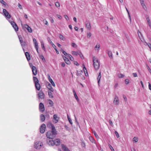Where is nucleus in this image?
I'll use <instances>...</instances> for the list:
<instances>
[{"label": "nucleus", "mask_w": 151, "mask_h": 151, "mask_svg": "<svg viewBox=\"0 0 151 151\" xmlns=\"http://www.w3.org/2000/svg\"><path fill=\"white\" fill-rule=\"evenodd\" d=\"M146 18L147 19V21L148 24L149 26V27L151 28V23L150 21V20L149 19V17L148 16H146Z\"/></svg>", "instance_id": "15"}, {"label": "nucleus", "mask_w": 151, "mask_h": 151, "mask_svg": "<svg viewBox=\"0 0 151 151\" xmlns=\"http://www.w3.org/2000/svg\"><path fill=\"white\" fill-rule=\"evenodd\" d=\"M0 2L5 6L7 5L6 3L3 0H0Z\"/></svg>", "instance_id": "35"}, {"label": "nucleus", "mask_w": 151, "mask_h": 151, "mask_svg": "<svg viewBox=\"0 0 151 151\" xmlns=\"http://www.w3.org/2000/svg\"><path fill=\"white\" fill-rule=\"evenodd\" d=\"M79 52H76L75 51H73L72 52V54L73 55L77 56L78 55Z\"/></svg>", "instance_id": "29"}, {"label": "nucleus", "mask_w": 151, "mask_h": 151, "mask_svg": "<svg viewBox=\"0 0 151 151\" xmlns=\"http://www.w3.org/2000/svg\"><path fill=\"white\" fill-rule=\"evenodd\" d=\"M59 37L60 39H61L63 41H64L65 40V38L61 34H59Z\"/></svg>", "instance_id": "26"}, {"label": "nucleus", "mask_w": 151, "mask_h": 151, "mask_svg": "<svg viewBox=\"0 0 151 151\" xmlns=\"http://www.w3.org/2000/svg\"><path fill=\"white\" fill-rule=\"evenodd\" d=\"M82 73H83V71L82 70H81L80 71H78L77 75L80 76L81 75Z\"/></svg>", "instance_id": "41"}, {"label": "nucleus", "mask_w": 151, "mask_h": 151, "mask_svg": "<svg viewBox=\"0 0 151 151\" xmlns=\"http://www.w3.org/2000/svg\"><path fill=\"white\" fill-rule=\"evenodd\" d=\"M93 65L95 70H96L99 69L100 66V63L98 59L95 57H93Z\"/></svg>", "instance_id": "3"}, {"label": "nucleus", "mask_w": 151, "mask_h": 151, "mask_svg": "<svg viewBox=\"0 0 151 151\" xmlns=\"http://www.w3.org/2000/svg\"><path fill=\"white\" fill-rule=\"evenodd\" d=\"M119 98L116 96H115V98H114L113 103L114 104L117 105L119 104Z\"/></svg>", "instance_id": "11"}, {"label": "nucleus", "mask_w": 151, "mask_h": 151, "mask_svg": "<svg viewBox=\"0 0 151 151\" xmlns=\"http://www.w3.org/2000/svg\"><path fill=\"white\" fill-rule=\"evenodd\" d=\"M123 98H124V99L125 100V101H127V98L126 96L125 95H123Z\"/></svg>", "instance_id": "63"}, {"label": "nucleus", "mask_w": 151, "mask_h": 151, "mask_svg": "<svg viewBox=\"0 0 151 151\" xmlns=\"http://www.w3.org/2000/svg\"><path fill=\"white\" fill-rule=\"evenodd\" d=\"M50 42L51 44L52 45V47H54V48L55 49L56 47L55 45L52 43L51 41H50Z\"/></svg>", "instance_id": "46"}, {"label": "nucleus", "mask_w": 151, "mask_h": 151, "mask_svg": "<svg viewBox=\"0 0 151 151\" xmlns=\"http://www.w3.org/2000/svg\"><path fill=\"white\" fill-rule=\"evenodd\" d=\"M91 35V34L90 32H88L87 34V37L89 38Z\"/></svg>", "instance_id": "40"}, {"label": "nucleus", "mask_w": 151, "mask_h": 151, "mask_svg": "<svg viewBox=\"0 0 151 151\" xmlns=\"http://www.w3.org/2000/svg\"><path fill=\"white\" fill-rule=\"evenodd\" d=\"M39 110L41 112H43L45 111V109L44 105L42 103H40L39 104Z\"/></svg>", "instance_id": "8"}, {"label": "nucleus", "mask_w": 151, "mask_h": 151, "mask_svg": "<svg viewBox=\"0 0 151 151\" xmlns=\"http://www.w3.org/2000/svg\"><path fill=\"white\" fill-rule=\"evenodd\" d=\"M132 75L134 76V77H136L137 76V74L136 73H133Z\"/></svg>", "instance_id": "55"}, {"label": "nucleus", "mask_w": 151, "mask_h": 151, "mask_svg": "<svg viewBox=\"0 0 151 151\" xmlns=\"http://www.w3.org/2000/svg\"><path fill=\"white\" fill-rule=\"evenodd\" d=\"M100 47V44L99 43H98L96 44V46L95 47V48H97L98 49H97V50L99 51Z\"/></svg>", "instance_id": "31"}, {"label": "nucleus", "mask_w": 151, "mask_h": 151, "mask_svg": "<svg viewBox=\"0 0 151 151\" xmlns=\"http://www.w3.org/2000/svg\"><path fill=\"white\" fill-rule=\"evenodd\" d=\"M47 87L49 89L51 87H52V86L49 83L48 84L47 86Z\"/></svg>", "instance_id": "52"}, {"label": "nucleus", "mask_w": 151, "mask_h": 151, "mask_svg": "<svg viewBox=\"0 0 151 151\" xmlns=\"http://www.w3.org/2000/svg\"><path fill=\"white\" fill-rule=\"evenodd\" d=\"M109 146L111 151H115L114 150L113 148L110 145H109Z\"/></svg>", "instance_id": "43"}, {"label": "nucleus", "mask_w": 151, "mask_h": 151, "mask_svg": "<svg viewBox=\"0 0 151 151\" xmlns=\"http://www.w3.org/2000/svg\"><path fill=\"white\" fill-rule=\"evenodd\" d=\"M21 44L23 50L24 51V52H25V50L24 49V47L26 45V42L23 41L22 42H21Z\"/></svg>", "instance_id": "20"}, {"label": "nucleus", "mask_w": 151, "mask_h": 151, "mask_svg": "<svg viewBox=\"0 0 151 151\" xmlns=\"http://www.w3.org/2000/svg\"><path fill=\"white\" fill-rule=\"evenodd\" d=\"M71 46L72 47H74L75 48H76L77 47V45L74 43H72L71 44Z\"/></svg>", "instance_id": "39"}, {"label": "nucleus", "mask_w": 151, "mask_h": 151, "mask_svg": "<svg viewBox=\"0 0 151 151\" xmlns=\"http://www.w3.org/2000/svg\"><path fill=\"white\" fill-rule=\"evenodd\" d=\"M33 42L34 43V44L35 43L37 42V40L35 38L33 39Z\"/></svg>", "instance_id": "58"}, {"label": "nucleus", "mask_w": 151, "mask_h": 151, "mask_svg": "<svg viewBox=\"0 0 151 151\" xmlns=\"http://www.w3.org/2000/svg\"><path fill=\"white\" fill-rule=\"evenodd\" d=\"M46 128L45 125L44 124H42L40 128V132L41 133L44 132Z\"/></svg>", "instance_id": "10"}, {"label": "nucleus", "mask_w": 151, "mask_h": 151, "mask_svg": "<svg viewBox=\"0 0 151 151\" xmlns=\"http://www.w3.org/2000/svg\"><path fill=\"white\" fill-rule=\"evenodd\" d=\"M73 93L74 94V96H75V99L77 101H79L78 98V97L77 95V94H76L75 91L74 89H73Z\"/></svg>", "instance_id": "24"}, {"label": "nucleus", "mask_w": 151, "mask_h": 151, "mask_svg": "<svg viewBox=\"0 0 151 151\" xmlns=\"http://www.w3.org/2000/svg\"><path fill=\"white\" fill-rule=\"evenodd\" d=\"M52 130L49 131L46 133V136L47 139H53L57 134V132L53 125L51 124Z\"/></svg>", "instance_id": "1"}, {"label": "nucleus", "mask_w": 151, "mask_h": 151, "mask_svg": "<svg viewBox=\"0 0 151 151\" xmlns=\"http://www.w3.org/2000/svg\"><path fill=\"white\" fill-rule=\"evenodd\" d=\"M101 72H100L99 73V75H98L97 78L98 83L99 85V82L100 81V79L101 78Z\"/></svg>", "instance_id": "19"}, {"label": "nucleus", "mask_w": 151, "mask_h": 151, "mask_svg": "<svg viewBox=\"0 0 151 151\" xmlns=\"http://www.w3.org/2000/svg\"><path fill=\"white\" fill-rule=\"evenodd\" d=\"M65 61V63L68 65H69L70 64V61L69 60L68 58Z\"/></svg>", "instance_id": "37"}, {"label": "nucleus", "mask_w": 151, "mask_h": 151, "mask_svg": "<svg viewBox=\"0 0 151 151\" xmlns=\"http://www.w3.org/2000/svg\"><path fill=\"white\" fill-rule=\"evenodd\" d=\"M48 101L49 104L51 106H53L54 103L52 100L50 99H49Z\"/></svg>", "instance_id": "28"}, {"label": "nucleus", "mask_w": 151, "mask_h": 151, "mask_svg": "<svg viewBox=\"0 0 151 151\" xmlns=\"http://www.w3.org/2000/svg\"><path fill=\"white\" fill-rule=\"evenodd\" d=\"M49 81L51 83L52 85L54 87L55 86V84L53 82V81L52 80V79H50Z\"/></svg>", "instance_id": "27"}, {"label": "nucleus", "mask_w": 151, "mask_h": 151, "mask_svg": "<svg viewBox=\"0 0 151 151\" xmlns=\"http://www.w3.org/2000/svg\"><path fill=\"white\" fill-rule=\"evenodd\" d=\"M35 48L36 49V51L38 53H39L38 52V43H35Z\"/></svg>", "instance_id": "25"}, {"label": "nucleus", "mask_w": 151, "mask_h": 151, "mask_svg": "<svg viewBox=\"0 0 151 151\" xmlns=\"http://www.w3.org/2000/svg\"><path fill=\"white\" fill-rule=\"evenodd\" d=\"M57 16L60 19H61L62 18V17L61 15H60L57 14Z\"/></svg>", "instance_id": "53"}, {"label": "nucleus", "mask_w": 151, "mask_h": 151, "mask_svg": "<svg viewBox=\"0 0 151 151\" xmlns=\"http://www.w3.org/2000/svg\"><path fill=\"white\" fill-rule=\"evenodd\" d=\"M41 45L42 48L45 50V47L44 46V44L43 42L42 41H41Z\"/></svg>", "instance_id": "38"}, {"label": "nucleus", "mask_w": 151, "mask_h": 151, "mask_svg": "<svg viewBox=\"0 0 151 151\" xmlns=\"http://www.w3.org/2000/svg\"><path fill=\"white\" fill-rule=\"evenodd\" d=\"M129 81L128 79H127L125 80V83L126 84H129Z\"/></svg>", "instance_id": "49"}, {"label": "nucleus", "mask_w": 151, "mask_h": 151, "mask_svg": "<svg viewBox=\"0 0 151 151\" xmlns=\"http://www.w3.org/2000/svg\"><path fill=\"white\" fill-rule=\"evenodd\" d=\"M89 139L91 142L94 144L96 143V141L93 137L91 136H90L89 137Z\"/></svg>", "instance_id": "22"}, {"label": "nucleus", "mask_w": 151, "mask_h": 151, "mask_svg": "<svg viewBox=\"0 0 151 151\" xmlns=\"http://www.w3.org/2000/svg\"><path fill=\"white\" fill-rule=\"evenodd\" d=\"M86 27H87V29L90 30L91 28L90 23L89 22H87L86 23Z\"/></svg>", "instance_id": "23"}, {"label": "nucleus", "mask_w": 151, "mask_h": 151, "mask_svg": "<svg viewBox=\"0 0 151 151\" xmlns=\"http://www.w3.org/2000/svg\"><path fill=\"white\" fill-rule=\"evenodd\" d=\"M25 54L27 60L28 61L30 60L31 58L29 53L28 52H25Z\"/></svg>", "instance_id": "16"}, {"label": "nucleus", "mask_w": 151, "mask_h": 151, "mask_svg": "<svg viewBox=\"0 0 151 151\" xmlns=\"http://www.w3.org/2000/svg\"><path fill=\"white\" fill-rule=\"evenodd\" d=\"M37 97L39 100H42L44 99L45 98V96L42 91H40L39 92L37 95Z\"/></svg>", "instance_id": "5"}, {"label": "nucleus", "mask_w": 151, "mask_h": 151, "mask_svg": "<svg viewBox=\"0 0 151 151\" xmlns=\"http://www.w3.org/2000/svg\"><path fill=\"white\" fill-rule=\"evenodd\" d=\"M9 22H10L12 26V27L17 32L19 28L16 24L15 23V22L12 21H9Z\"/></svg>", "instance_id": "7"}, {"label": "nucleus", "mask_w": 151, "mask_h": 151, "mask_svg": "<svg viewBox=\"0 0 151 151\" xmlns=\"http://www.w3.org/2000/svg\"><path fill=\"white\" fill-rule=\"evenodd\" d=\"M47 143L50 146H53L54 145H59L60 143V141L58 139H56L53 140V139H47Z\"/></svg>", "instance_id": "2"}, {"label": "nucleus", "mask_w": 151, "mask_h": 151, "mask_svg": "<svg viewBox=\"0 0 151 151\" xmlns=\"http://www.w3.org/2000/svg\"><path fill=\"white\" fill-rule=\"evenodd\" d=\"M61 147L64 151H70V150L63 144H61Z\"/></svg>", "instance_id": "14"}, {"label": "nucleus", "mask_w": 151, "mask_h": 151, "mask_svg": "<svg viewBox=\"0 0 151 151\" xmlns=\"http://www.w3.org/2000/svg\"><path fill=\"white\" fill-rule=\"evenodd\" d=\"M32 69L33 74L35 76H36L37 74V70L36 67L35 66H32Z\"/></svg>", "instance_id": "12"}, {"label": "nucleus", "mask_w": 151, "mask_h": 151, "mask_svg": "<svg viewBox=\"0 0 151 151\" xmlns=\"http://www.w3.org/2000/svg\"><path fill=\"white\" fill-rule=\"evenodd\" d=\"M50 22L52 23H54V20L53 19V18L52 17H50Z\"/></svg>", "instance_id": "50"}, {"label": "nucleus", "mask_w": 151, "mask_h": 151, "mask_svg": "<svg viewBox=\"0 0 151 151\" xmlns=\"http://www.w3.org/2000/svg\"><path fill=\"white\" fill-rule=\"evenodd\" d=\"M53 119L55 121V123H56L58 122L59 118L58 117L56 114H55L53 116Z\"/></svg>", "instance_id": "17"}, {"label": "nucleus", "mask_w": 151, "mask_h": 151, "mask_svg": "<svg viewBox=\"0 0 151 151\" xmlns=\"http://www.w3.org/2000/svg\"><path fill=\"white\" fill-rule=\"evenodd\" d=\"M133 140H134V141L135 142H137L138 141L137 138V137H134L133 138Z\"/></svg>", "instance_id": "48"}, {"label": "nucleus", "mask_w": 151, "mask_h": 151, "mask_svg": "<svg viewBox=\"0 0 151 151\" xmlns=\"http://www.w3.org/2000/svg\"><path fill=\"white\" fill-rule=\"evenodd\" d=\"M45 116L43 114H41L40 115V119L42 122H43L45 120Z\"/></svg>", "instance_id": "18"}, {"label": "nucleus", "mask_w": 151, "mask_h": 151, "mask_svg": "<svg viewBox=\"0 0 151 151\" xmlns=\"http://www.w3.org/2000/svg\"><path fill=\"white\" fill-rule=\"evenodd\" d=\"M44 24H45V25H48V23L47 22V20H46L44 22Z\"/></svg>", "instance_id": "59"}, {"label": "nucleus", "mask_w": 151, "mask_h": 151, "mask_svg": "<svg viewBox=\"0 0 151 151\" xmlns=\"http://www.w3.org/2000/svg\"><path fill=\"white\" fill-rule=\"evenodd\" d=\"M55 5L57 7H58L60 6V4L58 2H57L55 3Z\"/></svg>", "instance_id": "44"}, {"label": "nucleus", "mask_w": 151, "mask_h": 151, "mask_svg": "<svg viewBox=\"0 0 151 151\" xmlns=\"http://www.w3.org/2000/svg\"><path fill=\"white\" fill-rule=\"evenodd\" d=\"M33 79L36 88L37 90L39 91L40 89V86L39 83V80L38 78L36 77H33Z\"/></svg>", "instance_id": "4"}, {"label": "nucleus", "mask_w": 151, "mask_h": 151, "mask_svg": "<svg viewBox=\"0 0 151 151\" xmlns=\"http://www.w3.org/2000/svg\"><path fill=\"white\" fill-rule=\"evenodd\" d=\"M114 132H115V133L117 137V138L119 137V134L118 133V132L116 131H115Z\"/></svg>", "instance_id": "47"}, {"label": "nucleus", "mask_w": 151, "mask_h": 151, "mask_svg": "<svg viewBox=\"0 0 151 151\" xmlns=\"http://www.w3.org/2000/svg\"><path fill=\"white\" fill-rule=\"evenodd\" d=\"M118 76L119 78H122L124 77V75L122 74H120L118 75Z\"/></svg>", "instance_id": "42"}, {"label": "nucleus", "mask_w": 151, "mask_h": 151, "mask_svg": "<svg viewBox=\"0 0 151 151\" xmlns=\"http://www.w3.org/2000/svg\"><path fill=\"white\" fill-rule=\"evenodd\" d=\"M18 6L20 9H22V6L19 3L18 4Z\"/></svg>", "instance_id": "54"}, {"label": "nucleus", "mask_w": 151, "mask_h": 151, "mask_svg": "<svg viewBox=\"0 0 151 151\" xmlns=\"http://www.w3.org/2000/svg\"><path fill=\"white\" fill-rule=\"evenodd\" d=\"M148 46L150 49V50L151 51V44L150 43H149L148 45Z\"/></svg>", "instance_id": "62"}, {"label": "nucleus", "mask_w": 151, "mask_h": 151, "mask_svg": "<svg viewBox=\"0 0 151 151\" xmlns=\"http://www.w3.org/2000/svg\"><path fill=\"white\" fill-rule=\"evenodd\" d=\"M108 55L109 57L111 59L113 58V56H112V52L111 51L109 50L108 51Z\"/></svg>", "instance_id": "21"}, {"label": "nucleus", "mask_w": 151, "mask_h": 151, "mask_svg": "<svg viewBox=\"0 0 151 151\" xmlns=\"http://www.w3.org/2000/svg\"><path fill=\"white\" fill-rule=\"evenodd\" d=\"M65 63H61V65L63 67H64L65 65Z\"/></svg>", "instance_id": "60"}, {"label": "nucleus", "mask_w": 151, "mask_h": 151, "mask_svg": "<svg viewBox=\"0 0 151 151\" xmlns=\"http://www.w3.org/2000/svg\"><path fill=\"white\" fill-rule=\"evenodd\" d=\"M67 118L69 121L70 124H73V122H72V120L68 115H67Z\"/></svg>", "instance_id": "36"}, {"label": "nucleus", "mask_w": 151, "mask_h": 151, "mask_svg": "<svg viewBox=\"0 0 151 151\" xmlns=\"http://www.w3.org/2000/svg\"><path fill=\"white\" fill-rule=\"evenodd\" d=\"M149 83V86H148L149 88V89L150 90H151V84Z\"/></svg>", "instance_id": "61"}, {"label": "nucleus", "mask_w": 151, "mask_h": 151, "mask_svg": "<svg viewBox=\"0 0 151 151\" xmlns=\"http://www.w3.org/2000/svg\"><path fill=\"white\" fill-rule=\"evenodd\" d=\"M68 57L69 58H70V60H71V61H73L74 60V58L70 54L68 55Z\"/></svg>", "instance_id": "30"}, {"label": "nucleus", "mask_w": 151, "mask_h": 151, "mask_svg": "<svg viewBox=\"0 0 151 151\" xmlns=\"http://www.w3.org/2000/svg\"><path fill=\"white\" fill-rule=\"evenodd\" d=\"M93 133H94V134L95 135L96 137V138H99V137L98 135L96 133V132L94 131L93 132Z\"/></svg>", "instance_id": "45"}, {"label": "nucleus", "mask_w": 151, "mask_h": 151, "mask_svg": "<svg viewBox=\"0 0 151 151\" xmlns=\"http://www.w3.org/2000/svg\"><path fill=\"white\" fill-rule=\"evenodd\" d=\"M48 95L50 98H53V94L51 92H48Z\"/></svg>", "instance_id": "33"}, {"label": "nucleus", "mask_w": 151, "mask_h": 151, "mask_svg": "<svg viewBox=\"0 0 151 151\" xmlns=\"http://www.w3.org/2000/svg\"><path fill=\"white\" fill-rule=\"evenodd\" d=\"M25 27L27 29L28 32H29L31 33L32 32V30L31 28L27 24H26L25 25Z\"/></svg>", "instance_id": "13"}, {"label": "nucleus", "mask_w": 151, "mask_h": 151, "mask_svg": "<svg viewBox=\"0 0 151 151\" xmlns=\"http://www.w3.org/2000/svg\"><path fill=\"white\" fill-rule=\"evenodd\" d=\"M86 75H85V76H88V72H87V71L86 70Z\"/></svg>", "instance_id": "56"}, {"label": "nucleus", "mask_w": 151, "mask_h": 151, "mask_svg": "<svg viewBox=\"0 0 151 151\" xmlns=\"http://www.w3.org/2000/svg\"><path fill=\"white\" fill-rule=\"evenodd\" d=\"M61 51L64 55L66 56H67L68 57V55H69L65 51H64V50H62Z\"/></svg>", "instance_id": "34"}, {"label": "nucleus", "mask_w": 151, "mask_h": 151, "mask_svg": "<svg viewBox=\"0 0 151 151\" xmlns=\"http://www.w3.org/2000/svg\"><path fill=\"white\" fill-rule=\"evenodd\" d=\"M73 63L74 64H75V65H76L77 66H78L79 65V64L76 61H74L73 62Z\"/></svg>", "instance_id": "51"}, {"label": "nucleus", "mask_w": 151, "mask_h": 151, "mask_svg": "<svg viewBox=\"0 0 151 151\" xmlns=\"http://www.w3.org/2000/svg\"><path fill=\"white\" fill-rule=\"evenodd\" d=\"M49 89L52 92H53L54 90L53 88L52 87H51L50 88H49Z\"/></svg>", "instance_id": "64"}, {"label": "nucleus", "mask_w": 151, "mask_h": 151, "mask_svg": "<svg viewBox=\"0 0 151 151\" xmlns=\"http://www.w3.org/2000/svg\"><path fill=\"white\" fill-rule=\"evenodd\" d=\"M3 12L4 16L6 18L8 19H10V18L11 15L9 13L6 9H3Z\"/></svg>", "instance_id": "9"}, {"label": "nucleus", "mask_w": 151, "mask_h": 151, "mask_svg": "<svg viewBox=\"0 0 151 151\" xmlns=\"http://www.w3.org/2000/svg\"><path fill=\"white\" fill-rule=\"evenodd\" d=\"M65 18L67 20H68V17L67 15H65L64 16Z\"/></svg>", "instance_id": "57"}, {"label": "nucleus", "mask_w": 151, "mask_h": 151, "mask_svg": "<svg viewBox=\"0 0 151 151\" xmlns=\"http://www.w3.org/2000/svg\"><path fill=\"white\" fill-rule=\"evenodd\" d=\"M78 55H79L80 57L82 59H84V57L83 56L82 53L81 52H79V53Z\"/></svg>", "instance_id": "32"}, {"label": "nucleus", "mask_w": 151, "mask_h": 151, "mask_svg": "<svg viewBox=\"0 0 151 151\" xmlns=\"http://www.w3.org/2000/svg\"><path fill=\"white\" fill-rule=\"evenodd\" d=\"M42 145V144L41 142H37L35 143L34 147L35 148L38 149L41 148Z\"/></svg>", "instance_id": "6"}]
</instances>
